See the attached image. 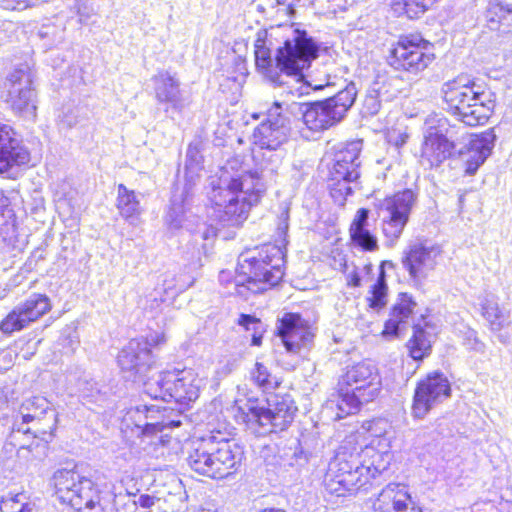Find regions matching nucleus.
I'll return each mask as SVG.
<instances>
[{
	"instance_id": "nucleus-1",
	"label": "nucleus",
	"mask_w": 512,
	"mask_h": 512,
	"mask_svg": "<svg viewBox=\"0 0 512 512\" xmlns=\"http://www.w3.org/2000/svg\"><path fill=\"white\" fill-rule=\"evenodd\" d=\"M275 151L260 149L253 154L260 172L243 171L231 175L224 171L211 181L208 198L212 204V217L224 226H239L247 219L251 207L259 203L266 190L265 171L274 173L281 160V155Z\"/></svg>"
},
{
	"instance_id": "nucleus-2",
	"label": "nucleus",
	"mask_w": 512,
	"mask_h": 512,
	"mask_svg": "<svg viewBox=\"0 0 512 512\" xmlns=\"http://www.w3.org/2000/svg\"><path fill=\"white\" fill-rule=\"evenodd\" d=\"M319 47L306 31L292 30L282 46L276 50L275 58L265 46V41L258 38L255 42L256 67L272 83L284 85L282 74L288 77L303 78V70L311 66L318 57Z\"/></svg>"
},
{
	"instance_id": "nucleus-3",
	"label": "nucleus",
	"mask_w": 512,
	"mask_h": 512,
	"mask_svg": "<svg viewBox=\"0 0 512 512\" xmlns=\"http://www.w3.org/2000/svg\"><path fill=\"white\" fill-rule=\"evenodd\" d=\"M284 253L279 246L264 245L256 255L241 254L236 275L229 270L219 273V281L233 285L230 294L247 297L248 293H262L279 283L283 277Z\"/></svg>"
},
{
	"instance_id": "nucleus-4",
	"label": "nucleus",
	"mask_w": 512,
	"mask_h": 512,
	"mask_svg": "<svg viewBox=\"0 0 512 512\" xmlns=\"http://www.w3.org/2000/svg\"><path fill=\"white\" fill-rule=\"evenodd\" d=\"M441 91L447 110L467 126L484 125L495 108V94L465 75L445 82Z\"/></svg>"
},
{
	"instance_id": "nucleus-5",
	"label": "nucleus",
	"mask_w": 512,
	"mask_h": 512,
	"mask_svg": "<svg viewBox=\"0 0 512 512\" xmlns=\"http://www.w3.org/2000/svg\"><path fill=\"white\" fill-rule=\"evenodd\" d=\"M302 89V86L295 89L288 86V90L284 92L289 100L286 110L294 117H301L304 125L314 132L329 129L340 123L354 104L358 92L355 83L350 82L332 97L322 101L302 103L293 99L303 95Z\"/></svg>"
},
{
	"instance_id": "nucleus-6",
	"label": "nucleus",
	"mask_w": 512,
	"mask_h": 512,
	"mask_svg": "<svg viewBox=\"0 0 512 512\" xmlns=\"http://www.w3.org/2000/svg\"><path fill=\"white\" fill-rule=\"evenodd\" d=\"M242 456L243 450L238 444L217 432L193 441L187 461L196 473L222 479L237 469Z\"/></svg>"
},
{
	"instance_id": "nucleus-7",
	"label": "nucleus",
	"mask_w": 512,
	"mask_h": 512,
	"mask_svg": "<svg viewBox=\"0 0 512 512\" xmlns=\"http://www.w3.org/2000/svg\"><path fill=\"white\" fill-rule=\"evenodd\" d=\"M201 382L192 369L162 371V402L170 404L162 406V434L182 424L183 411L199 397Z\"/></svg>"
},
{
	"instance_id": "nucleus-8",
	"label": "nucleus",
	"mask_w": 512,
	"mask_h": 512,
	"mask_svg": "<svg viewBox=\"0 0 512 512\" xmlns=\"http://www.w3.org/2000/svg\"><path fill=\"white\" fill-rule=\"evenodd\" d=\"M238 411L243 420L258 425L263 433H276L286 430L293 422L297 407L288 395H275L267 400V406L260 404L258 399L248 398L236 401Z\"/></svg>"
},
{
	"instance_id": "nucleus-9",
	"label": "nucleus",
	"mask_w": 512,
	"mask_h": 512,
	"mask_svg": "<svg viewBox=\"0 0 512 512\" xmlns=\"http://www.w3.org/2000/svg\"><path fill=\"white\" fill-rule=\"evenodd\" d=\"M51 483L56 497L62 503L79 512H101L98 487L79 471L78 466L56 470Z\"/></svg>"
},
{
	"instance_id": "nucleus-10",
	"label": "nucleus",
	"mask_w": 512,
	"mask_h": 512,
	"mask_svg": "<svg viewBox=\"0 0 512 512\" xmlns=\"http://www.w3.org/2000/svg\"><path fill=\"white\" fill-rule=\"evenodd\" d=\"M380 391L377 369L370 363L350 367L340 382L338 408L345 414L357 411L360 405L372 401Z\"/></svg>"
},
{
	"instance_id": "nucleus-11",
	"label": "nucleus",
	"mask_w": 512,
	"mask_h": 512,
	"mask_svg": "<svg viewBox=\"0 0 512 512\" xmlns=\"http://www.w3.org/2000/svg\"><path fill=\"white\" fill-rule=\"evenodd\" d=\"M35 73L30 62L20 63L8 73L4 82L6 102L18 116L34 120L37 114V92L34 87Z\"/></svg>"
},
{
	"instance_id": "nucleus-12",
	"label": "nucleus",
	"mask_w": 512,
	"mask_h": 512,
	"mask_svg": "<svg viewBox=\"0 0 512 512\" xmlns=\"http://www.w3.org/2000/svg\"><path fill=\"white\" fill-rule=\"evenodd\" d=\"M361 465V454H353L341 447L330 460L325 477L327 489L341 496L345 491H358L367 485Z\"/></svg>"
},
{
	"instance_id": "nucleus-13",
	"label": "nucleus",
	"mask_w": 512,
	"mask_h": 512,
	"mask_svg": "<svg viewBox=\"0 0 512 512\" xmlns=\"http://www.w3.org/2000/svg\"><path fill=\"white\" fill-rule=\"evenodd\" d=\"M416 201L417 194L412 189H405L384 198L377 205L382 232L390 245L402 235Z\"/></svg>"
},
{
	"instance_id": "nucleus-14",
	"label": "nucleus",
	"mask_w": 512,
	"mask_h": 512,
	"mask_svg": "<svg viewBox=\"0 0 512 512\" xmlns=\"http://www.w3.org/2000/svg\"><path fill=\"white\" fill-rule=\"evenodd\" d=\"M432 48V44L419 34L402 35L390 50L388 63L395 70L417 74L434 60Z\"/></svg>"
},
{
	"instance_id": "nucleus-15",
	"label": "nucleus",
	"mask_w": 512,
	"mask_h": 512,
	"mask_svg": "<svg viewBox=\"0 0 512 512\" xmlns=\"http://www.w3.org/2000/svg\"><path fill=\"white\" fill-rule=\"evenodd\" d=\"M422 157L431 167H437L451 157L455 149V128L444 117H430L426 120Z\"/></svg>"
},
{
	"instance_id": "nucleus-16",
	"label": "nucleus",
	"mask_w": 512,
	"mask_h": 512,
	"mask_svg": "<svg viewBox=\"0 0 512 512\" xmlns=\"http://www.w3.org/2000/svg\"><path fill=\"white\" fill-rule=\"evenodd\" d=\"M287 104L288 99L275 101L268 109L266 119L254 129L253 143L261 150H278L288 140L291 121L284 113H288Z\"/></svg>"
},
{
	"instance_id": "nucleus-17",
	"label": "nucleus",
	"mask_w": 512,
	"mask_h": 512,
	"mask_svg": "<svg viewBox=\"0 0 512 512\" xmlns=\"http://www.w3.org/2000/svg\"><path fill=\"white\" fill-rule=\"evenodd\" d=\"M117 362L123 377L133 382H146L155 365L151 345L146 340L132 339L119 352Z\"/></svg>"
},
{
	"instance_id": "nucleus-18",
	"label": "nucleus",
	"mask_w": 512,
	"mask_h": 512,
	"mask_svg": "<svg viewBox=\"0 0 512 512\" xmlns=\"http://www.w3.org/2000/svg\"><path fill=\"white\" fill-rule=\"evenodd\" d=\"M50 309V299L44 294L34 293L12 309L1 321L0 330L5 334L20 331L37 321Z\"/></svg>"
},
{
	"instance_id": "nucleus-19",
	"label": "nucleus",
	"mask_w": 512,
	"mask_h": 512,
	"mask_svg": "<svg viewBox=\"0 0 512 512\" xmlns=\"http://www.w3.org/2000/svg\"><path fill=\"white\" fill-rule=\"evenodd\" d=\"M450 392V383L442 373L429 374L418 383L415 390L413 415L419 419L423 418L434 405L447 399Z\"/></svg>"
},
{
	"instance_id": "nucleus-20",
	"label": "nucleus",
	"mask_w": 512,
	"mask_h": 512,
	"mask_svg": "<svg viewBox=\"0 0 512 512\" xmlns=\"http://www.w3.org/2000/svg\"><path fill=\"white\" fill-rule=\"evenodd\" d=\"M277 331L286 351L292 354L308 348L314 337L308 321L298 313H285L279 320Z\"/></svg>"
},
{
	"instance_id": "nucleus-21",
	"label": "nucleus",
	"mask_w": 512,
	"mask_h": 512,
	"mask_svg": "<svg viewBox=\"0 0 512 512\" xmlns=\"http://www.w3.org/2000/svg\"><path fill=\"white\" fill-rule=\"evenodd\" d=\"M441 254L438 245L418 243L412 245L402 259L403 267L415 283H420L434 270L436 260Z\"/></svg>"
},
{
	"instance_id": "nucleus-22",
	"label": "nucleus",
	"mask_w": 512,
	"mask_h": 512,
	"mask_svg": "<svg viewBox=\"0 0 512 512\" xmlns=\"http://www.w3.org/2000/svg\"><path fill=\"white\" fill-rule=\"evenodd\" d=\"M29 160L30 154L16 138L13 128L0 124V174L9 173L13 168L27 164Z\"/></svg>"
},
{
	"instance_id": "nucleus-23",
	"label": "nucleus",
	"mask_w": 512,
	"mask_h": 512,
	"mask_svg": "<svg viewBox=\"0 0 512 512\" xmlns=\"http://www.w3.org/2000/svg\"><path fill=\"white\" fill-rule=\"evenodd\" d=\"M361 150V140H354L337 145L335 147L330 175H333L336 178H359Z\"/></svg>"
},
{
	"instance_id": "nucleus-24",
	"label": "nucleus",
	"mask_w": 512,
	"mask_h": 512,
	"mask_svg": "<svg viewBox=\"0 0 512 512\" xmlns=\"http://www.w3.org/2000/svg\"><path fill=\"white\" fill-rule=\"evenodd\" d=\"M182 452V443L178 436L172 437L167 433L162 434V457L167 458V473L165 477L162 475V488H167V494L172 496H180L182 492V482L176 473V467L180 460Z\"/></svg>"
},
{
	"instance_id": "nucleus-25",
	"label": "nucleus",
	"mask_w": 512,
	"mask_h": 512,
	"mask_svg": "<svg viewBox=\"0 0 512 512\" xmlns=\"http://www.w3.org/2000/svg\"><path fill=\"white\" fill-rule=\"evenodd\" d=\"M495 140L496 135L492 129L470 139L468 151L464 155L467 174L473 175L485 162L492 152Z\"/></svg>"
},
{
	"instance_id": "nucleus-26",
	"label": "nucleus",
	"mask_w": 512,
	"mask_h": 512,
	"mask_svg": "<svg viewBox=\"0 0 512 512\" xmlns=\"http://www.w3.org/2000/svg\"><path fill=\"white\" fill-rule=\"evenodd\" d=\"M21 425L34 423L33 428L39 427L42 415L48 418L47 429L51 435L56 428L57 415L54 410L50 409L49 402L41 396H34L26 399L20 408Z\"/></svg>"
},
{
	"instance_id": "nucleus-27",
	"label": "nucleus",
	"mask_w": 512,
	"mask_h": 512,
	"mask_svg": "<svg viewBox=\"0 0 512 512\" xmlns=\"http://www.w3.org/2000/svg\"><path fill=\"white\" fill-rule=\"evenodd\" d=\"M369 213L370 211L366 208L357 210L349 227V235L355 246L372 252L378 249V240L370 230Z\"/></svg>"
},
{
	"instance_id": "nucleus-28",
	"label": "nucleus",
	"mask_w": 512,
	"mask_h": 512,
	"mask_svg": "<svg viewBox=\"0 0 512 512\" xmlns=\"http://www.w3.org/2000/svg\"><path fill=\"white\" fill-rule=\"evenodd\" d=\"M416 305V302L408 293H400L391 308L388 320L385 322L383 333L397 336L401 326L408 322Z\"/></svg>"
},
{
	"instance_id": "nucleus-29",
	"label": "nucleus",
	"mask_w": 512,
	"mask_h": 512,
	"mask_svg": "<svg viewBox=\"0 0 512 512\" xmlns=\"http://www.w3.org/2000/svg\"><path fill=\"white\" fill-rule=\"evenodd\" d=\"M361 465L364 468L362 471L364 479L367 480V485L370 484L372 479H375L382 472L386 471L389 462L390 454L388 452H379L373 446H366L361 451Z\"/></svg>"
},
{
	"instance_id": "nucleus-30",
	"label": "nucleus",
	"mask_w": 512,
	"mask_h": 512,
	"mask_svg": "<svg viewBox=\"0 0 512 512\" xmlns=\"http://www.w3.org/2000/svg\"><path fill=\"white\" fill-rule=\"evenodd\" d=\"M116 207L119 214L131 224L135 223L142 212L138 195L124 184L118 185Z\"/></svg>"
},
{
	"instance_id": "nucleus-31",
	"label": "nucleus",
	"mask_w": 512,
	"mask_h": 512,
	"mask_svg": "<svg viewBox=\"0 0 512 512\" xmlns=\"http://www.w3.org/2000/svg\"><path fill=\"white\" fill-rule=\"evenodd\" d=\"M36 433L47 434L49 432L45 428L40 427L33 428L32 431L30 427L21 425V422L16 420L13 424L12 431L8 436L6 445L16 448L18 454L24 450L31 451Z\"/></svg>"
},
{
	"instance_id": "nucleus-32",
	"label": "nucleus",
	"mask_w": 512,
	"mask_h": 512,
	"mask_svg": "<svg viewBox=\"0 0 512 512\" xmlns=\"http://www.w3.org/2000/svg\"><path fill=\"white\" fill-rule=\"evenodd\" d=\"M434 335L419 325H414L413 335L406 344L410 357L415 361H422L432 351Z\"/></svg>"
},
{
	"instance_id": "nucleus-33",
	"label": "nucleus",
	"mask_w": 512,
	"mask_h": 512,
	"mask_svg": "<svg viewBox=\"0 0 512 512\" xmlns=\"http://www.w3.org/2000/svg\"><path fill=\"white\" fill-rule=\"evenodd\" d=\"M165 96V101L170 104L173 118L175 112H179L184 106V98L179 89V81L171 75L162 77V96Z\"/></svg>"
},
{
	"instance_id": "nucleus-34",
	"label": "nucleus",
	"mask_w": 512,
	"mask_h": 512,
	"mask_svg": "<svg viewBox=\"0 0 512 512\" xmlns=\"http://www.w3.org/2000/svg\"><path fill=\"white\" fill-rule=\"evenodd\" d=\"M431 5L427 0H393L392 9L398 15L405 14L409 18H417Z\"/></svg>"
},
{
	"instance_id": "nucleus-35",
	"label": "nucleus",
	"mask_w": 512,
	"mask_h": 512,
	"mask_svg": "<svg viewBox=\"0 0 512 512\" xmlns=\"http://www.w3.org/2000/svg\"><path fill=\"white\" fill-rule=\"evenodd\" d=\"M483 316L489 322L491 329L498 331L510 323L509 313L498 306L497 303L488 302L483 305Z\"/></svg>"
},
{
	"instance_id": "nucleus-36",
	"label": "nucleus",
	"mask_w": 512,
	"mask_h": 512,
	"mask_svg": "<svg viewBox=\"0 0 512 512\" xmlns=\"http://www.w3.org/2000/svg\"><path fill=\"white\" fill-rule=\"evenodd\" d=\"M64 32L65 29L62 25H56L49 21L41 25L38 36L43 41V46L51 49L64 41Z\"/></svg>"
},
{
	"instance_id": "nucleus-37",
	"label": "nucleus",
	"mask_w": 512,
	"mask_h": 512,
	"mask_svg": "<svg viewBox=\"0 0 512 512\" xmlns=\"http://www.w3.org/2000/svg\"><path fill=\"white\" fill-rule=\"evenodd\" d=\"M358 178H336L329 174L328 187L330 195L334 201L340 205L344 204L346 197L352 194L351 182L356 181Z\"/></svg>"
},
{
	"instance_id": "nucleus-38",
	"label": "nucleus",
	"mask_w": 512,
	"mask_h": 512,
	"mask_svg": "<svg viewBox=\"0 0 512 512\" xmlns=\"http://www.w3.org/2000/svg\"><path fill=\"white\" fill-rule=\"evenodd\" d=\"M367 91L386 102L396 97V91L392 89L391 79L384 74H378L369 85Z\"/></svg>"
},
{
	"instance_id": "nucleus-39",
	"label": "nucleus",
	"mask_w": 512,
	"mask_h": 512,
	"mask_svg": "<svg viewBox=\"0 0 512 512\" xmlns=\"http://www.w3.org/2000/svg\"><path fill=\"white\" fill-rule=\"evenodd\" d=\"M23 494L3 498L0 512H40L34 503L26 502Z\"/></svg>"
},
{
	"instance_id": "nucleus-40",
	"label": "nucleus",
	"mask_w": 512,
	"mask_h": 512,
	"mask_svg": "<svg viewBox=\"0 0 512 512\" xmlns=\"http://www.w3.org/2000/svg\"><path fill=\"white\" fill-rule=\"evenodd\" d=\"M251 379L263 390L273 389L277 384V381L272 376L268 367L258 361L255 363L254 369L251 371Z\"/></svg>"
},
{
	"instance_id": "nucleus-41",
	"label": "nucleus",
	"mask_w": 512,
	"mask_h": 512,
	"mask_svg": "<svg viewBox=\"0 0 512 512\" xmlns=\"http://www.w3.org/2000/svg\"><path fill=\"white\" fill-rule=\"evenodd\" d=\"M185 216L184 199L183 195H174L171 200V207L167 215V223L173 229H178L182 226Z\"/></svg>"
},
{
	"instance_id": "nucleus-42",
	"label": "nucleus",
	"mask_w": 512,
	"mask_h": 512,
	"mask_svg": "<svg viewBox=\"0 0 512 512\" xmlns=\"http://www.w3.org/2000/svg\"><path fill=\"white\" fill-rule=\"evenodd\" d=\"M388 286L381 282L374 283L369 291L370 296L367 297L369 307L374 311H380L387 305Z\"/></svg>"
},
{
	"instance_id": "nucleus-43",
	"label": "nucleus",
	"mask_w": 512,
	"mask_h": 512,
	"mask_svg": "<svg viewBox=\"0 0 512 512\" xmlns=\"http://www.w3.org/2000/svg\"><path fill=\"white\" fill-rule=\"evenodd\" d=\"M392 504L395 512H416L414 502L407 492H398Z\"/></svg>"
},
{
	"instance_id": "nucleus-44",
	"label": "nucleus",
	"mask_w": 512,
	"mask_h": 512,
	"mask_svg": "<svg viewBox=\"0 0 512 512\" xmlns=\"http://www.w3.org/2000/svg\"><path fill=\"white\" fill-rule=\"evenodd\" d=\"M510 16L511 12L509 10H505L499 5H493L488 9L486 18L487 21L491 23V28L494 29L493 24H501L503 20Z\"/></svg>"
},
{
	"instance_id": "nucleus-45",
	"label": "nucleus",
	"mask_w": 512,
	"mask_h": 512,
	"mask_svg": "<svg viewBox=\"0 0 512 512\" xmlns=\"http://www.w3.org/2000/svg\"><path fill=\"white\" fill-rule=\"evenodd\" d=\"M79 344V337L76 330L67 328L62 332V346L73 352Z\"/></svg>"
},
{
	"instance_id": "nucleus-46",
	"label": "nucleus",
	"mask_w": 512,
	"mask_h": 512,
	"mask_svg": "<svg viewBox=\"0 0 512 512\" xmlns=\"http://www.w3.org/2000/svg\"><path fill=\"white\" fill-rule=\"evenodd\" d=\"M77 122L78 116L72 108H67L58 115V123L62 128H72Z\"/></svg>"
},
{
	"instance_id": "nucleus-47",
	"label": "nucleus",
	"mask_w": 512,
	"mask_h": 512,
	"mask_svg": "<svg viewBox=\"0 0 512 512\" xmlns=\"http://www.w3.org/2000/svg\"><path fill=\"white\" fill-rule=\"evenodd\" d=\"M382 102H383L382 100H380L376 96H374L371 93H369L368 91H366V95H365V99H364V103H363V108L365 110V113H367L369 115H376L381 108Z\"/></svg>"
},
{
	"instance_id": "nucleus-48",
	"label": "nucleus",
	"mask_w": 512,
	"mask_h": 512,
	"mask_svg": "<svg viewBox=\"0 0 512 512\" xmlns=\"http://www.w3.org/2000/svg\"><path fill=\"white\" fill-rule=\"evenodd\" d=\"M238 324L246 331L255 332V328L263 327V323L259 318L249 314H241L238 319Z\"/></svg>"
},
{
	"instance_id": "nucleus-49",
	"label": "nucleus",
	"mask_w": 512,
	"mask_h": 512,
	"mask_svg": "<svg viewBox=\"0 0 512 512\" xmlns=\"http://www.w3.org/2000/svg\"><path fill=\"white\" fill-rule=\"evenodd\" d=\"M35 0H0V6L7 10H24L30 7Z\"/></svg>"
},
{
	"instance_id": "nucleus-50",
	"label": "nucleus",
	"mask_w": 512,
	"mask_h": 512,
	"mask_svg": "<svg viewBox=\"0 0 512 512\" xmlns=\"http://www.w3.org/2000/svg\"><path fill=\"white\" fill-rule=\"evenodd\" d=\"M77 11L81 23H86L94 14V9L88 5V0H77Z\"/></svg>"
},
{
	"instance_id": "nucleus-51",
	"label": "nucleus",
	"mask_w": 512,
	"mask_h": 512,
	"mask_svg": "<svg viewBox=\"0 0 512 512\" xmlns=\"http://www.w3.org/2000/svg\"><path fill=\"white\" fill-rule=\"evenodd\" d=\"M389 426L388 422L383 419H377L369 424L368 430L371 435L375 437H381L386 433V429Z\"/></svg>"
},
{
	"instance_id": "nucleus-52",
	"label": "nucleus",
	"mask_w": 512,
	"mask_h": 512,
	"mask_svg": "<svg viewBox=\"0 0 512 512\" xmlns=\"http://www.w3.org/2000/svg\"><path fill=\"white\" fill-rule=\"evenodd\" d=\"M288 220H289V211L286 208L281 212V214L279 216V224L277 227V232L280 237H285L288 232V228H289Z\"/></svg>"
},
{
	"instance_id": "nucleus-53",
	"label": "nucleus",
	"mask_w": 512,
	"mask_h": 512,
	"mask_svg": "<svg viewBox=\"0 0 512 512\" xmlns=\"http://www.w3.org/2000/svg\"><path fill=\"white\" fill-rule=\"evenodd\" d=\"M136 428L139 434L145 436H151L156 434V432L160 429L159 423H148L145 422L143 425L136 424Z\"/></svg>"
},
{
	"instance_id": "nucleus-54",
	"label": "nucleus",
	"mask_w": 512,
	"mask_h": 512,
	"mask_svg": "<svg viewBox=\"0 0 512 512\" xmlns=\"http://www.w3.org/2000/svg\"><path fill=\"white\" fill-rule=\"evenodd\" d=\"M309 67H307L306 69L303 70V78L298 80L297 77H293L296 81V83H300V82H305L307 84V86H305V89H308V87H312L314 90H321L323 89L325 86H329L330 85V82H329V79L330 77L329 76H326L325 77V80L323 81V83H319V84H313L312 82L308 81L307 80V77L309 75H306L305 74V71L308 70Z\"/></svg>"
},
{
	"instance_id": "nucleus-55",
	"label": "nucleus",
	"mask_w": 512,
	"mask_h": 512,
	"mask_svg": "<svg viewBox=\"0 0 512 512\" xmlns=\"http://www.w3.org/2000/svg\"><path fill=\"white\" fill-rule=\"evenodd\" d=\"M265 331L264 326L259 328H255V332H252V340L251 344L254 346H260L262 344V337Z\"/></svg>"
},
{
	"instance_id": "nucleus-56",
	"label": "nucleus",
	"mask_w": 512,
	"mask_h": 512,
	"mask_svg": "<svg viewBox=\"0 0 512 512\" xmlns=\"http://www.w3.org/2000/svg\"><path fill=\"white\" fill-rule=\"evenodd\" d=\"M385 266L393 267V263H392V262H390V261H385V262H383V263L381 264V266H380V271H379V275H378V278H377V280H376V282H375V283H379V282H381V283H383V284H387V283H386V275H385V271H384V267H385Z\"/></svg>"
},
{
	"instance_id": "nucleus-57",
	"label": "nucleus",
	"mask_w": 512,
	"mask_h": 512,
	"mask_svg": "<svg viewBox=\"0 0 512 512\" xmlns=\"http://www.w3.org/2000/svg\"><path fill=\"white\" fill-rule=\"evenodd\" d=\"M95 383L86 382L85 387L81 390L83 397H93V391L99 392L97 388H94Z\"/></svg>"
},
{
	"instance_id": "nucleus-58",
	"label": "nucleus",
	"mask_w": 512,
	"mask_h": 512,
	"mask_svg": "<svg viewBox=\"0 0 512 512\" xmlns=\"http://www.w3.org/2000/svg\"><path fill=\"white\" fill-rule=\"evenodd\" d=\"M348 284L353 287H359L361 285V277L356 271L348 275Z\"/></svg>"
},
{
	"instance_id": "nucleus-59",
	"label": "nucleus",
	"mask_w": 512,
	"mask_h": 512,
	"mask_svg": "<svg viewBox=\"0 0 512 512\" xmlns=\"http://www.w3.org/2000/svg\"><path fill=\"white\" fill-rule=\"evenodd\" d=\"M133 413L139 414V413H141V411L139 409H136L135 411H133V410L128 411V413L125 417V421H128V419H131Z\"/></svg>"
},
{
	"instance_id": "nucleus-60",
	"label": "nucleus",
	"mask_w": 512,
	"mask_h": 512,
	"mask_svg": "<svg viewBox=\"0 0 512 512\" xmlns=\"http://www.w3.org/2000/svg\"><path fill=\"white\" fill-rule=\"evenodd\" d=\"M260 512H285V511L282 509L268 508V509H264Z\"/></svg>"
},
{
	"instance_id": "nucleus-61",
	"label": "nucleus",
	"mask_w": 512,
	"mask_h": 512,
	"mask_svg": "<svg viewBox=\"0 0 512 512\" xmlns=\"http://www.w3.org/2000/svg\"><path fill=\"white\" fill-rule=\"evenodd\" d=\"M166 465H167V464H165V465H164V464H161V467H162V473L164 472V470H166V471H167V466H166ZM168 469H169V470H172V469H171V468H169V467H168Z\"/></svg>"
},
{
	"instance_id": "nucleus-62",
	"label": "nucleus",
	"mask_w": 512,
	"mask_h": 512,
	"mask_svg": "<svg viewBox=\"0 0 512 512\" xmlns=\"http://www.w3.org/2000/svg\"><path fill=\"white\" fill-rule=\"evenodd\" d=\"M200 512H216V511H214V510H210V509H203V510H201Z\"/></svg>"
},
{
	"instance_id": "nucleus-63",
	"label": "nucleus",
	"mask_w": 512,
	"mask_h": 512,
	"mask_svg": "<svg viewBox=\"0 0 512 512\" xmlns=\"http://www.w3.org/2000/svg\"><path fill=\"white\" fill-rule=\"evenodd\" d=\"M438 0H427V2H431L432 4L436 3Z\"/></svg>"
}]
</instances>
